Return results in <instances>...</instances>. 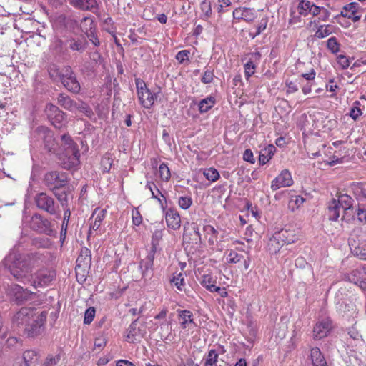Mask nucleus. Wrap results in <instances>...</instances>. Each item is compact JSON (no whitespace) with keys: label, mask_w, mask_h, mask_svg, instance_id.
Listing matches in <instances>:
<instances>
[{"label":"nucleus","mask_w":366,"mask_h":366,"mask_svg":"<svg viewBox=\"0 0 366 366\" xmlns=\"http://www.w3.org/2000/svg\"><path fill=\"white\" fill-rule=\"evenodd\" d=\"M46 260V257L39 252L21 254L12 249L4 258L3 263L16 280L26 282L31 281L33 269L43 265Z\"/></svg>","instance_id":"obj_1"},{"label":"nucleus","mask_w":366,"mask_h":366,"mask_svg":"<svg viewBox=\"0 0 366 366\" xmlns=\"http://www.w3.org/2000/svg\"><path fill=\"white\" fill-rule=\"evenodd\" d=\"M47 312H36L31 307L21 308L13 317V323L24 328V334L29 338L41 335L45 330Z\"/></svg>","instance_id":"obj_2"},{"label":"nucleus","mask_w":366,"mask_h":366,"mask_svg":"<svg viewBox=\"0 0 366 366\" xmlns=\"http://www.w3.org/2000/svg\"><path fill=\"white\" fill-rule=\"evenodd\" d=\"M34 200L39 209L46 212L50 215L60 217L61 209L59 204L47 193L42 192L36 194Z\"/></svg>","instance_id":"obj_3"},{"label":"nucleus","mask_w":366,"mask_h":366,"mask_svg":"<svg viewBox=\"0 0 366 366\" xmlns=\"http://www.w3.org/2000/svg\"><path fill=\"white\" fill-rule=\"evenodd\" d=\"M44 182L50 191L64 188L68 182L66 173L51 171L45 174Z\"/></svg>","instance_id":"obj_4"},{"label":"nucleus","mask_w":366,"mask_h":366,"mask_svg":"<svg viewBox=\"0 0 366 366\" xmlns=\"http://www.w3.org/2000/svg\"><path fill=\"white\" fill-rule=\"evenodd\" d=\"M29 226L32 230L41 234L51 235L54 232L50 221L39 213L31 216Z\"/></svg>","instance_id":"obj_5"},{"label":"nucleus","mask_w":366,"mask_h":366,"mask_svg":"<svg viewBox=\"0 0 366 366\" xmlns=\"http://www.w3.org/2000/svg\"><path fill=\"white\" fill-rule=\"evenodd\" d=\"M56 273L54 270L48 268H41L37 270L32 276L31 285L34 288L46 287L55 279Z\"/></svg>","instance_id":"obj_6"},{"label":"nucleus","mask_w":366,"mask_h":366,"mask_svg":"<svg viewBox=\"0 0 366 366\" xmlns=\"http://www.w3.org/2000/svg\"><path fill=\"white\" fill-rule=\"evenodd\" d=\"M136 85L138 98L141 104L144 108L149 109L154 104L155 99L157 98V95L156 94H152L142 80L136 79Z\"/></svg>","instance_id":"obj_7"},{"label":"nucleus","mask_w":366,"mask_h":366,"mask_svg":"<svg viewBox=\"0 0 366 366\" xmlns=\"http://www.w3.org/2000/svg\"><path fill=\"white\" fill-rule=\"evenodd\" d=\"M61 81L64 86L74 94L79 92L81 86L72 69L69 66L63 67Z\"/></svg>","instance_id":"obj_8"},{"label":"nucleus","mask_w":366,"mask_h":366,"mask_svg":"<svg viewBox=\"0 0 366 366\" xmlns=\"http://www.w3.org/2000/svg\"><path fill=\"white\" fill-rule=\"evenodd\" d=\"M44 111L49 120L56 128L60 129L63 127L65 113L60 110L57 106L49 103L46 105Z\"/></svg>","instance_id":"obj_9"},{"label":"nucleus","mask_w":366,"mask_h":366,"mask_svg":"<svg viewBox=\"0 0 366 366\" xmlns=\"http://www.w3.org/2000/svg\"><path fill=\"white\" fill-rule=\"evenodd\" d=\"M332 327V320L329 317L319 320L313 328V338L320 340L325 337L330 333Z\"/></svg>","instance_id":"obj_10"},{"label":"nucleus","mask_w":366,"mask_h":366,"mask_svg":"<svg viewBox=\"0 0 366 366\" xmlns=\"http://www.w3.org/2000/svg\"><path fill=\"white\" fill-rule=\"evenodd\" d=\"M80 153L62 152L59 154V161L61 166L65 169H71L79 164Z\"/></svg>","instance_id":"obj_11"},{"label":"nucleus","mask_w":366,"mask_h":366,"mask_svg":"<svg viewBox=\"0 0 366 366\" xmlns=\"http://www.w3.org/2000/svg\"><path fill=\"white\" fill-rule=\"evenodd\" d=\"M293 180L290 172L287 169H284L272 182L271 189L276 191L281 187H290L292 184Z\"/></svg>","instance_id":"obj_12"},{"label":"nucleus","mask_w":366,"mask_h":366,"mask_svg":"<svg viewBox=\"0 0 366 366\" xmlns=\"http://www.w3.org/2000/svg\"><path fill=\"white\" fill-rule=\"evenodd\" d=\"M188 237L196 244L202 243V237L198 225L196 223H187L184 228V238Z\"/></svg>","instance_id":"obj_13"},{"label":"nucleus","mask_w":366,"mask_h":366,"mask_svg":"<svg viewBox=\"0 0 366 366\" xmlns=\"http://www.w3.org/2000/svg\"><path fill=\"white\" fill-rule=\"evenodd\" d=\"M66 44L70 50L73 51L84 52L88 46V41L84 36L71 37L66 40Z\"/></svg>","instance_id":"obj_14"},{"label":"nucleus","mask_w":366,"mask_h":366,"mask_svg":"<svg viewBox=\"0 0 366 366\" xmlns=\"http://www.w3.org/2000/svg\"><path fill=\"white\" fill-rule=\"evenodd\" d=\"M69 4L76 9L94 12L98 9L97 0H68Z\"/></svg>","instance_id":"obj_15"},{"label":"nucleus","mask_w":366,"mask_h":366,"mask_svg":"<svg viewBox=\"0 0 366 366\" xmlns=\"http://www.w3.org/2000/svg\"><path fill=\"white\" fill-rule=\"evenodd\" d=\"M155 253L149 252L147 257L139 263V269L142 271L143 278H147L152 275V267Z\"/></svg>","instance_id":"obj_16"},{"label":"nucleus","mask_w":366,"mask_h":366,"mask_svg":"<svg viewBox=\"0 0 366 366\" xmlns=\"http://www.w3.org/2000/svg\"><path fill=\"white\" fill-rule=\"evenodd\" d=\"M257 15L255 11L250 8H237L233 11V17L238 20H244L247 22H251L254 20Z\"/></svg>","instance_id":"obj_17"},{"label":"nucleus","mask_w":366,"mask_h":366,"mask_svg":"<svg viewBox=\"0 0 366 366\" xmlns=\"http://www.w3.org/2000/svg\"><path fill=\"white\" fill-rule=\"evenodd\" d=\"M359 8L360 6L357 3L352 2L344 6L340 15L352 19L353 22H357L361 18V16L357 14Z\"/></svg>","instance_id":"obj_18"},{"label":"nucleus","mask_w":366,"mask_h":366,"mask_svg":"<svg viewBox=\"0 0 366 366\" xmlns=\"http://www.w3.org/2000/svg\"><path fill=\"white\" fill-rule=\"evenodd\" d=\"M165 219L167 226L172 229H178L181 225L179 213L174 209H169L165 212Z\"/></svg>","instance_id":"obj_19"},{"label":"nucleus","mask_w":366,"mask_h":366,"mask_svg":"<svg viewBox=\"0 0 366 366\" xmlns=\"http://www.w3.org/2000/svg\"><path fill=\"white\" fill-rule=\"evenodd\" d=\"M336 202H338V204L344 210L342 220L348 221L346 219V214L347 212L352 208V198L346 194H340L338 195V199H336Z\"/></svg>","instance_id":"obj_20"},{"label":"nucleus","mask_w":366,"mask_h":366,"mask_svg":"<svg viewBox=\"0 0 366 366\" xmlns=\"http://www.w3.org/2000/svg\"><path fill=\"white\" fill-rule=\"evenodd\" d=\"M14 291L15 299L19 303L26 301L28 300H31L33 296L35 295V292L27 289H24L19 285H14Z\"/></svg>","instance_id":"obj_21"},{"label":"nucleus","mask_w":366,"mask_h":366,"mask_svg":"<svg viewBox=\"0 0 366 366\" xmlns=\"http://www.w3.org/2000/svg\"><path fill=\"white\" fill-rule=\"evenodd\" d=\"M105 217V210L104 209H95L90 218L91 224L89 229V234L92 233V230L97 231L100 227L102 222Z\"/></svg>","instance_id":"obj_22"},{"label":"nucleus","mask_w":366,"mask_h":366,"mask_svg":"<svg viewBox=\"0 0 366 366\" xmlns=\"http://www.w3.org/2000/svg\"><path fill=\"white\" fill-rule=\"evenodd\" d=\"M311 366H328L320 348L313 347L310 351Z\"/></svg>","instance_id":"obj_23"},{"label":"nucleus","mask_w":366,"mask_h":366,"mask_svg":"<svg viewBox=\"0 0 366 366\" xmlns=\"http://www.w3.org/2000/svg\"><path fill=\"white\" fill-rule=\"evenodd\" d=\"M58 104L70 112L76 111V102L71 99L68 95L61 93L57 97Z\"/></svg>","instance_id":"obj_24"},{"label":"nucleus","mask_w":366,"mask_h":366,"mask_svg":"<svg viewBox=\"0 0 366 366\" xmlns=\"http://www.w3.org/2000/svg\"><path fill=\"white\" fill-rule=\"evenodd\" d=\"M61 139V147L64 149V152H74V154L79 152L78 146L69 134H63Z\"/></svg>","instance_id":"obj_25"},{"label":"nucleus","mask_w":366,"mask_h":366,"mask_svg":"<svg viewBox=\"0 0 366 366\" xmlns=\"http://www.w3.org/2000/svg\"><path fill=\"white\" fill-rule=\"evenodd\" d=\"M277 238L283 244H290L295 242L296 237L293 231L287 229H281L278 232L274 234Z\"/></svg>","instance_id":"obj_26"},{"label":"nucleus","mask_w":366,"mask_h":366,"mask_svg":"<svg viewBox=\"0 0 366 366\" xmlns=\"http://www.w3.org/2000/svg\"><path fill=\"white\" fill-rule=\"evenodd\" d=\"M91 262L92 256L90 250L87 248L81 249L76 259L77 267H81L82 266L84 267H87L91 264Z\"/></svg>","instance_id":"obj_27"},{"label":"nucleus","mask_w":366,"mask_h":366,"mask_svg":"<svg viewBox=\"0 0 366 366\" xmlns=\"http://www.w3.org/2000/svg\"><path fill=\"white\" fill-rule=\"evenodd\" d=\"M276 150V147L272 144H269L262 149L259 156V164L264 165L267 163L274 154Z\"/></svg>","instance_id":"obj_28"},{"label":"nucleus","mask_w":366,"mask_h":366,"mask_svg":"<svg viewBox=\"0 0 366 366\" xmlns=\"http://www.w3.org/2000/svg\"><path fill=\"white\" fill-rule=\"evenodd\" d=\"M22 358L24 363L21 366H32L38 362L39 356L36 351L28 350L23 353Z\"/></svg>","instance_id":"obj_29"},{"label":"nucleus","mask_w":366,"mask_h":366,"mask_svg":"<svg viewBox=\"0 0 366 366\" xmlns=\"http://www.w3.org/2000/svg\"><path fill=\"white\" fill-rule=\"evenodd\" d=\"M328 218L330 221H337L340 217V206L333 198L328 204Z\"/></svg>","instance_id":"obj_30"},{"label":"nucleus","mask_w":366,"mask_h":366,"mask_svg":"<svg viewBox=\"0 0 366 366\" xmlns=\"http://www.w3.org/2000/svg\"><path fill=\"white\" fill-rule=\"evenodd\" d=\"M79 27L83 33L82 35H84L90 32V31H93V29H97V24L92 17L86 16L81 20Z\"/></svg>","instance_id":"obj_31"},{"label":"nucleus","mask_w":366,"mask_h":366,"mask_svg":"<svg viewBox=\"0 0 366 366\" xmlns=\"http://www.w3.org/2000/svg\"><path fill=\"white\" fill-rule=\"evenodd\" d=\"M203 231L206 238H208L209 245H214L218 240V231L212 225L207 224L204 226Z\"/></svg>","instance_id":"obj_32"},{"label":"nucleus","mask_w":366,"mask_h":366,"mask_svg":"<svg viewBox=\"0 0 366 366\" xmlns=\"http://www.w3.org/2000/svg\"><path fill=\"white\" fill-rule=\"evenodd\" d=\"M179 319L181 320L180 325L183 329L187 328L188 324H194L193 320V314L191 311L187 310H178Z\"/></svg>","instance_id":"obj_33"},{"label":"nucleus","mask_w":366,"mask_h":366,"mask_svg":"<svg viewBox=\"0 0 366 366\" xmlns=\"http://www.w3.org/2000/svg\"><path fill=\"white\" fill-rule=\"evenodd\" d=\"M335 27L331 24L320 25L315 34V37L323 39L334 33Z\"/></svg>","instance_id":"obj_34"},{"label":"nucleus","mask_w":366,"mask_h":366,"mask_svg":"<svg viewBox=\"0 0 366 366\" xmlns=\"http://www.w3.org/2000/svg\"><path fill=\"white\" fill-rule=\"evenodd\" d=\"M162 229H157L153 232L152 237V247L150 249V252L156 253L157 251L159 248V242L162 239Z\"/></svg>","instance_id":"obj_35"},{"label":"nucleus","mask_w":366,"mask_h":366,"mask_svg":"<svg viewBox=\"0 0 366 366\" xmlns=\"http://www.w3.org/2000/svg\"><path fill=\"white\" fill-rule=\"evenodd\" d=\"M215 104V98L208 97L200 101L199 104V111L200 113H204L209 111Z\"/></svg>","instance_id":"obj_36"},{"label":"nucleus","mask_w":366,"mask_h":366,"mask_svg":"<svg viewBox=\"0 0 366 366\" xmlns=\"http://www.w3.org/2000/svg\"><path fill=\"white\" fill-rule=\"evenodd\" d=\"M54 195L57 199V200L59 202L60 204L62 207H67L68 206V194L69 191L68 190H64L61 192H59V190H54L52 191Z\"/></svg>","instance_id":"obj_37"},{"label":"nucleus","mask_w":366,"mask_h":366,"mask_svg":"<svg viewBox=\"0 0 366 366\" xmlns=\"http://www.w3.org/2000/svg\"><path fill=\"white\" fill-rule=\"evenodd\" d=\"M283 245L284 244H282V242L280 240H277L276 235L274 234L272 237L269 239L267 247L269 251L271 253L276 254L277 252L280 251V249Z\"/></svg>","instance_id":"obj_38"},{"label":"nucleus","mask_w":366,"mask_h":366,"mask_svg":"<svg viewBox=\"0 0 366 366\" xmlns=\"http://www.w3.org/2000/svg\"><path fill=\"white\" fill-rule=\"evenodd\" d=\"M48 72L51 79L61 80L63 68L60 69L57 65L51 64L48 68Z\"/></svg>","instance_id":"obj_39"},{"label":"nucleus","mask_w":366,"mask_h":366,"mask_svg":"<svg viewBox=\"0 0 366 366\" xmlns=\"http://www.w3.org/2000/svg\"><path fill=\"white\" fill-rule=\"evenodd\" d=\"M137 319L134 320L127 329V340L129 342H134L136 340L135 336L137 335Z\"/></svg>","instance_id":"obj_40"},{"label":"nucleus","mask_w":366,"mask_h":366,"mask_svg":"<svg viewBox=\"0 0 366 366\" xmlns=\"http://www.w3.org/2000/svg\"><path fill=\"white\" fill-rule=\"evenodd\" d=\"M360 102L359 101H355L350 109V117L354 119L357 120L360 116L362 115V112L360 109Z\"/></svg>","instance_id":"obj_41"},{"label":"nucleus","mask_w":366,"mask_h":366,"mask_svg":"<svg viewBox=\"0 0 366 366\" xmlns=\"http://www.w3.org/2000/svg\"><path fill=\"white\" fill-rule=\"evenodd\" d=\"M218 360V354L215 350L209 351L207 357L205 362V366H217V362Z\"/></svg>","instance_id":"obj_42"},{"label":"nucleus","mask_w":366,"mask_h":366,"mask_svg":"<svg viewBox=\"0 0 366 366\" xmlns=\"http://www.w3.org/2000/svg\"><path fill=\"white\" fill-rule=\"evenodd\" d=\"M204 175L207 179L211 182L217 181L220 177L218 171L212 167L205 169Z\"/></svg>","instance_id":"obj_43"},{"label":"nucleus","mask_w":366,"mask_h":366,"mask_svg":"<svg viewBox=\"0 0 366 366\" xmlns=\"http://www.w3.org/2000/svg\"><path fill=\"white\" fill-rule=\"evenodd\" d=\"M170 282L174 283L179 290H183V287L184 286L185 283L184 276L182 273L174 275L173 277L170 280Z\"/></svg>","instance_id":"obj_44"},{"label":"nucleus","mask_w":366,"mask_h":366,"mask_svg":"<svg viewBox=\"0 0 366 366\" xmlns=\"http://www.w3.org/2000/svg\"><path fill=\"white\" fill-rule=\"evenodd\" d=\"M159 177L163 181L167 182L171 177L170 170L165 163H162L159 167Z\"/></svg>","instance_id":"obj_45"},{"label":"nucleus","mask_w":366,"mask_h":366,"mask_svg":"<svg viewBox=\"0 0 366 366\" xmlns=\"http://www.w3.org/2000/svg\"><path fill=\"white\" fill-rule=\"evenodd\" d=\"M313 3L310 1L302 0L299 3L298 9H300V14L303 16L307 15L310 13V9L312 7Z\"/></svg>","instance_id":"obj_46"},{"label":"nucleus","mask_w":366,"mask_h":366,"mask_svg":"<svg viewBox=\"0 0 366 366\" xmlns=\"http://www.w3.org/2000/svg\"><path fill=\"white\" fill-rule=\"evenodd\" d=\"M76 110L84 114L88 117H91L94 114L90 107L83 102H76Z\"/></svg>","instance_id":"obj_47"},{"label":"nucleus","mask_w":366,"mask_h":366,"mask_svg":"<svg viewBox=\"0 0 366 366\" xmlns=\"http://www.w3.org/2000/svg\"><path fill=\"white\" fill-rule=\"evenodd\" d=\"M84 36H85L86 39L87 38L88 39L87 41H91V43L94 46H100V41L98 38L97 29H93V31H90V32L84 34Z\"/></svg>","instance_id":"obj_48"},{"label":"nucleus","mask_w":366,"mask_h":366,"mask_svg":"<svg viewBox=\"0 0 366 366\" xmlns=\"http://www.w3.org/2000/svg\"><path fill=\"white\" fill-rule=\"evenodd\" d=\"M112 162L113 160L109 155L106 154L102 157L101 160V166L104 172H108L110 170L112 165Z\"/></svg>","instance_id":"obj_49"},{"label":"nucleus","mask_w":366,"mask_h":366,"mask_svg":"<svg viewBox=\"0 0 366 366\" xmlns=\"http://www.w3.org/2000/svg\"><path fill=\"white\" fill-rule=\"evenodd\" d=\"M214 282L215 281L210 275L204 274L202 276L201 285L207 290L210 291L212 289V287L214 286Z\"/></svg>","instance_id":"obj_50"},{"label":"nucleus","mask_w":366,"mask_h":366,"mask_svg":"<svg viewBox=\"0 0 366 366\" xmlns=\"http://www.w3.org/2000/svg\"><path fill=\"white\" fill-rule=\"evenodd\" d=\"M327 47L332 53L336 54L340 50V44L335 37H331L327 40Z\"/></svg>","instance_id":"obj_51"},{"label":"nucleus","mask_w":366,"mask_h":366,"mask_svg":"<svg viewBox=\"0 0 366 366\" xmlns=\"http://www.w3.org/2000/svg\"><path fill=\"white\" fill-rule=\"evenodd\" d=\"M255 69L256 65L252 60L248 61L244 64V74L247 79H249V78L254 74Z\"/></svg>","instance_id":"obj_52"},{"label":"nucleus","mask_w":366,"mask_h":366,"mask_svg":"<svg viewBox=\"0 0 366 366\" xmlns=\"http://www.w3.org/2000/svg\"><path fill=\"white\" fill-rule=\"evenodd\" d=\"M95 317V309L93 307H89L84 313V323L89 325Z\"/></svg>","instance_id":"obj_53"},{"label":"nucleus","mask_w":366,"mask_h":366,"mask_svg":"<svg viewBox=\"0 0 366 366\" xmlns=\"http://www.w3.org/2000/svg\"><path fill=\"white\" fill-rule=\"evenodd\" d=\"M242 257V255L235 251H230L227 255V260L228 263L236 264L239 262Z\"/></svg>","instance_id":"obj_54"},{"label":"nucleus","mask_w":366,"mask_h":366,"mask_svg":"<svg viewBox=\"0 0 366 366\" xmlns=\"http://www.w3.org/2000/svg\"><path fill=\"white\" fill-rule=\"evenodd\" d=\"M352 189L355 194L366 198V189L362 183H357L352 185Z\"/></svg>","instance_id":"obj_55"},{"label":"nucleus","mask_w":366,"mask_h":366,"mask_svg":"<svg viewBox=\"0 0 366 366\" xmlns=\"http://www.w3.org/2000/svg\"><path fill=\"white\" fill-rule=\"evenodd\" d=\"M214 76V75L213 71L207 69L204 72L201 81L204 84H209L213 81Z\"/></svg>","instance_id":"obj_56"},{"label":"nucleus","mask_w":366,"mask_h":366,"mask_svg":"<svg viewBox=\"0 0 366 366\" xmlns=\"http://www.w3.org/2000/svg\"><path fill=\"white\" fill-rule=\"evenodd\" d=\"M179 205L183 209H187L190 207L192 200L191 197H181L179 199Z\"/></svg>","instance_id":"obj_57"},{"label":"nucleus","mask_w":366,"mask_h":366,"mask_svg":"<svg viewBox=\"0 0 366 366\" xmlns=\"http://www.w3.org/2000/svg\"><path fill=\"white\" fill-rule=\"evenodd\" d=\"M201 10L204 13V16L208 18L212 14V8L210 3L207 1H204L201 4Z\"/></svg>","instance_id":"obj_58"},{"label":"nucleus","mask_w":366,"mask_h":366,"mask_svg":"<svg viewBox=\"0 0 366 366\" xmlns=\"http://www.w3.org/2000/svg\"><path fill=\"white\" fill-rule=\"evenodd\" d=\"M337 63L342 67V69H347L350 66V61L347 57L340 54L337 56Z\"/></svg>","instance_id":"obj_59"},{"label":"nucleus","mask_w":366,"mask_h":366,"mask_svg":"<svg viewBox=\"0 0 366 366\" xmlns=\"http://www.w3.org/2000/svg\"><path fill=\"white\" fill-rule=\"evenodd\" d=\"M356 214L358 221L360 222H366V209H364L359 205Z\"/></svg>","instance_id":"obj_60"},{"label":"nucleus","mask_w":366,"mask_h":366,"mask_svg":"<svg viewBox=\"0 0 366 366\" xmlns=\"http://www.w3.org/2000/svg\"><path fill=\"white\" fill-rule=\"evenodd\" d=\"M59 360H60V357L59 355H56L55 357L49 356V357H47L43 366H54L59 362Z\"/></svg>","instance_id":"obj_61"},{"label":"nucleus","mask_w":366,"mask_h":366,"mask_svg":"<svg viewBox=\"0 0 366 366\" xmlns=\"http://www.w3.org/2000/svg\"><path fill=\"white\" fill-rule=\"evenodd\" d=\"M243 159L244 161L248 162L251 164H254L255 162V159L254 158L253 152L251 149H247L243 154Z\"/></svg>","instance_id":"obj_62"},{"label":"nucleus","mask_w":366,"mask_h":366,"mask_svg":"<svg viewBox=\"0 0 366 366\" xmlns=\"http://www.w3.org/2000/svg\"><path fill=\"white\" fill-rule=\"evenodd\" d=\"M189 54V52L187 50H182L177 54L176 59L179 63H183L185 60H188Z\"/></svg>","instance_id":"obj_63"},{"label":"nucleus","mask_w":366,"mask_h":366,"mask_svg":"<svg viewBox=\"0 0 366 366\" xmlns=\"http://www.w3.org/2000/svg\"><path fill=\"white\" fill-rule=\"evenodd\" d=\"M142 222V217L139 211L132 212V222L134 225L139 226Z\"/></svg>","instance_id":"obj_64"}]
</instances>
